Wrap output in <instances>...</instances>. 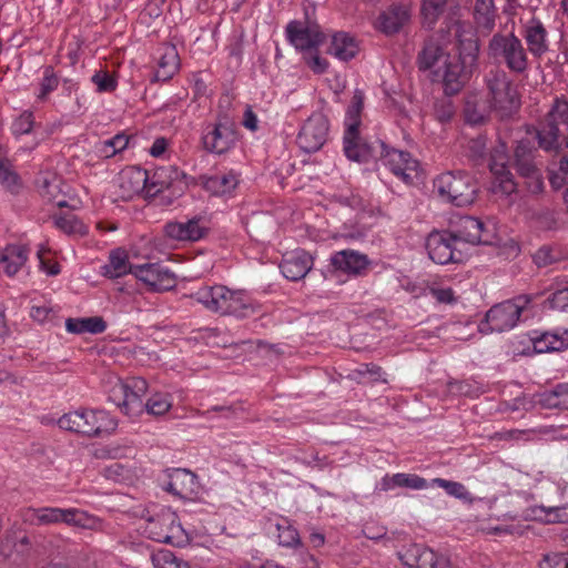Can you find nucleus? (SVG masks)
<instances>
[{
    "instance_id": "f257e3e1",
    "label": "nucleus",
    "mask_w": 568,
    "mask_h": 568,
    "mask_svg": "<svg viewBox=\"0 0 568 568\" xmlns=\"http://www.w3.org/2000/svg\"><path fill=\"white\" fill-rule=\"evenodd\" d=\"M191 297L220 315L244 318L255 313V306L245 297L243 291H233L224 285L201 287Z\"/></svg>"
},
{
    "instance_id": "f03ea898",
    "label": "nucleus",
    "mask_w": 568,
    "mask_h": 568,
    "mask_svg": "<svg viewBox=\"0 0 568 568\" xmlns=\"http://www.w3.org/2000/svg\"><path fill=\"white\" fill-rule=\"evenodd\" d=\"M58 425L64 430L92 438L110 435L118 422L104 409L80 408L61 416Z\"/></svg>"
},
{
    "instance_id": "7ed1b4c3",
    "label": "nucleus",
    "mask_w": 568,
    "mask_h": 568,
    "mask_svg": "<svg viewBox=\"0 0 568 568\" xmlns=\"http://www.w3.org/2000/svg\"><path fill=\"white\" fill-rule=\"evenodd\" d=\"M485 82L489 106L500 119L509 118L519 109V94L504 70L491 69Z\"/></svg>"
},
{
    "instance_id": "20e7f679",
    "label": "nucleus",
    "mask_w": 568,
    "mask_h": 568,
    "mask_svg": "<svg viewBox=\"0 0 568 568\" xmlns=\"http://www.w3.org/2000/svg\"><path fill=\"white\" fill-rule=\"evenodd\" d=\"M439 195L455 206H467L475 202L478 187L468 173L449 171L438 175L434 182Z\"/></svg>"
},
{
    "instance_id": "39448f33",
    "label": "nucleus",
    "mask_w": 568,
    "mask_h": 568,
    "mask_svg": "<svg viewBox=\"0 0 568 568\" xmlns=\"http://www.w3.org/2000/svg\"><path fill=\"white\" fill-rule=\"evenodd\" d=\"M530 302V296L520 295L494 305L486 313L485 321L479 324V332L483 334L503 333L514 328Z\"/></svg>"
},
{
    "instance_id": "423d86ee",
    "label": "nucleus",
    "mask_w": 568,
    "mask_h": 568,
    "mask_svg": "<svg viewBox=\"0 0 568 568\" xmlns=\"http://www.w3.org/2000/svg\"><path fill=\"white\" fill-rule=\"evenodd\" d=\"M488 54L500 59L515 73H524L528 69V55L521 40L514 33H496L489 40Z\"/></svg>"
},
{
    "instance_id": "0eeeda50",
    "label": "nucleus",
    "mask_w": 568,
    "mask_h": 568,
    "mask_svg": "<svg viewBox=\"0 0 568 568\" xmlns=\"http://www.w3.org/2000/svg\"><path fill=\"white\" fill-rule=\"evenodd\" d=\"M144 518V534L152 540L178 545L183 537V528L175 511L170 508H160Z\"/></svg>"
},
{
    "instance_id": "6e6552de",
    "label": "nucleus",
    "mask_w": 568,
    "mask_h": 568,
    "mask_svg": "<svg viewBox=\"0 0 568 568\" xmlns=\"http://www.w3.org/2000/svg\"><path fill=\"white\" fill-rule=\"evenodd\" d=\"M398 558L408 568H450L449 559L418 544H412L398 552Z\"/></svg>"
},
{
    "instance_id": "1a4fd4ad",
    "label": "nucleus",
    "mask_w": 568,
    "mask_h": 568,
    "mask_svg": "<svg viewBox=\"0 0 568 568\" xmlns=\"http://www.w3.org/2000/svg\"><path fill=\"white\" fill-rule=\"evenodd\" d=\"M327 134L328 120L324 114L315 113L302 126L297 135V143L307 153L316 152L326 142Z\"/></svg>"
},
{
    "instance_id": "9d476101",
    "label": "nucleus",
    "mask_w": 568,
    "mask_h": 568,
    "mask_svg": "<svg viewBox=\"0 0 568 568\" xmlns=\"http://www.w3.org/2000/svg\"><path fill=\"white\" fill-rule=\"evenodd\" d=\"M450 232H432L426 240L429 258L437 264L459 262L462 254Z\"/></svg>"
},
{
    "instance_id": "9b49d317",
    "label": "nucleus",
    "mask_w": 568,
    "mask_h": 568,
    "mask_svg": "<svg viewBox=\"0 0 568 568\" xmlns=\"http://www.w3.org/2000/svg\"><path fill=\"white\" fill-rule=\"evenodd\" d=\"M133 275L155 292L169 291L176 285L175 275L159 263L136 265Z\"/></svg>"
},
{
    "instance_id": "f8f14e48",
    "label": "nucleus",
    "mask_w": 568,
    "mask_h": 568,
    "mask_svg": "<svg viewBox=\"0 0 568 568\" xmlns=\"http://www.w3.org/2000/svg\"><path fill=\"white\" fill-rule=\"evenodd\" d=\"M381 146L384 164L405 183H412L417 176L418 162L408 152L387 149L384 143Z\"/></svg>"
},
{
    "instance_id": "ddd939ff",
    "label": "nucleus",
    "mask_w": 568,
    "mask_h": 568,
    "mask_svg": "<svg viewBox=\"0 0 568 568\" xmlns=\"http://www.w3.org/2000/svg\"><path fill=\"white\" fill-rule=\"evenodd\" d=\"M288 41L303 53L318 48L324 42V34L317 26H303L300 21H291L286 27Z\"/></svg>"
},
{
    "instance_id": "4468645a",
    "label": "nucleus",
    "mask_w": 568,
    "mask_h": 568,
    "mask_svg": "<svg viewBox=\"0 0 568 568\" xmlns=\"http://www.w3.org/2000/svg\"><path fill=\"white\" fill-rule=\"evenodd\" d=\"M457 243L465 242L473 245L490 244V236L484 229V223L473 216H463L457 223V229L452 233Z\"/></svg>"
},
{
    "instance_id": "2eb2a0df",
    "label": "nucleus",
    "mask_w": 568,
    "mask_h": 568,
    "mask_svg": "<svg viewBox=\"0 0 568 568\" xmlns=\"http://www.w3.org/2000/svg\"><path fill=\"white\" fill-rule=\"evenodd\" d=\"M236 140V133L227 122L217 123L203 135L204 149L209 152L222 154L229 151Z\"/></svg>"
},
{
    "instance_id": "dca6fc26",
    "label": "nucleus",
    "mask_w": 568,
    "mask_h": 568,
    "mask_svg": "<svg viewBox=\"0 0 568 568\" xmlns=\"http://www.w3.org/2000/svg\"><path fill=\"white\" fill-rule=\"evenodd\" d=\"M331 264L334 268L351 275H363L371 265L367 255L354 250H343L336 252L331 257Z\"/></svg>"
},
{
    "instance_id": "f3484780",
    "label": "nucleus",
    "mask_w": 568,
    "mask_h": 568,
    "mask_svg": "<svg viewBox=\"0 0 568 568\" xmlns=\"http://www.w3.org/2000/svg\"><path fill=\"white\" fill-rule=\"evenodd\" d=\"M148 182V171L138 166L125 168L119 174V186L124 199H132L144 190L149 194Z\"/></svg>"
},
{
    "instance_id": "a211bd4d",
    "label": "nucleus",
    "mask_w": 568,
    "mask_h": 568,
    "mask_svg": "<svg viewBox=\"0 0 568 568\" xmlns=\"http://www.w3.org/2000/svg\"><path fill=\"white\" fill-rule=\"evenodd\" d=\"M410 18L409 8L405 4H393L383 11L376 21V28L387 34L397 33Z\"/></svg>"
},
{
    "instance_id": "6ab92c4d",
    "label": "nucleus",
    "mask_w": 568,
    "mask_h": 568,
    "mask_svg": "<svg viewBox=\"0 0 568 568\" xmlns=\"http://www.w3.org/2000/svg\"><path fill=\"white\" fill-rule=\"evenodd\" d=\"M312 256L305 251H296L284 255L280 268L286 278L298 281L312 270Z\"/></svg>"
},
{
    "instance_id": "aec40b11",
    "label": "nucleus",
    "mask_w": 568,
    "mask_h": 568,
    "mask_svg": "<svg viewBox=\"0 0 568 568\" xmlns=\"http://www.w3.org/2000/svg\"><path fill=\"white\" fill-rule=\"evenodd\" d=\"M535 153L536 150L529 144V142H519L514 154L515 166L520 175L535 180L537 186H540V174L535 160Z\"/></svg>"
},
{
    "instance_id": "412c9836",
    "label": "nucleus",
    "mask_w": 568,
    "mask_h": 568,
    "mask_svg": "<svg viewBox=\"0 0 568 568\" xmlns=\"http://www.w3.org/2000/svg\"><path fill=\"white\" fill-rule=\"evenodd\" d=\"M475 69L468 68L458 60L445 62L443 83L446 94H455L468 81Z\"/></svg>"
},
{
    "instance_id": "4be33fe9",
    "label": "nucleus",
    "mask_w": 568,
    "mask_h": 568,
    "mask_svg": "<svg viewBox=\"0 0 568 568\" xmlns=\"http://www.w3.org/2000/svg\"><path fill=\"white\" fill-rule=\"evenodd\" d=\"M21 518L23 523L33 526H45L64 523L67 519V509L58 507H28L22 509Z\"/></svg>"
},
{
    "instance_id": "5701e85b",
    "label": "nucleus",
    "mask_w": 568,
    "mask_h": 568,
    "mask_svg": "<svg viewBox=\"0 0 568 568\" xmlns=\"http://www.w3.org/2000/svg\"><path fill=\"white\" fill-rule=\"evenodd\" d=\"M201 219L193 217L187 222H169L164 226V234L174 241H197L205 234L206 229L200 225Z\"/></svg>"
},
{
    "instance_id": "b1692460",
    "label": "nucleus",
    "mask_w": 568,
    "mask_h": 568,
    "mask_svg": "<svg viewBox=\"0 0 568 568\" xmlns=\"http://www.w3.org/2000/svg\"><path fill=\"white\" fill-rule=\"evenodd\" d=\"M463 24L456 23V37L458 41L459 57L458 61L466 64L468 68L475 69L479 53V44L475 34L469 31H463Z\"/></svg>"
},
{
    "instance_id": "393cba45",
    "label": "nucleus",
    "mask_w": 568,
    "mask_h": 568,
    "mask_svg": "<svg viewBox=\"0 0 568 568\" xmlns=\"http://www.w3.org/2000/svg\"><path fill=\"white\" fill-rule=\"evenodd\" d=\"M164 488L173 495L185 498L195 491L196 477L187 469H173L169 474V480Z\"/></svg>"
},
{
    "instance_id": "a878e982",
    "label": "nucleus",
    "mask_w": 568,
    "mask_h": 568,
    "mask_svg": "<svg viewBox=\"0 0 568 568\" xmlns=\"http://www.w3.org/2000/svg\"><path fill=\"white\" fill-rule=\"evenodd\" d=\"M29 250L23 245H8L0 252V272L13 276L27 262Z\"/></svg>"
},
{
    "instance_id": "bb28decb",
    "label": "nucleus",
    "mask_w": 568,
    "mask_h": 568,
    "mask_svg": "<svg viewBox=\"0 0 568 568\" xmlns=\"http://www.w3.org/2000/svg\"><path fill=\"white\" fill-rule=\"evenodd\" d=\"M344 151L349 160L365 162L372 155V148L359 142L356 123H349L344 135Z\"/></svg>"
},
{
    "instance_id": "cd10ccee",
    "label": "nucleus",
    "mask_w": 568,
    "mask_h": 568,
    "mask_svg": "<svg viewBox=\"0 0 568 568\" xmlns=\"http://www.w3.org/2000/svg\"><path fill=\"white\" fill-rule=\"evenodd\" d=\"M497 11L494 0H476L473 18L477 30L488 34L495 28Z\"/></svg>"
},
{
    "instance_id": "c85d7f7f",
    "label": "nucleus",
    "mask_w": 568,
    "mask_h": 568,
    "mask_svg": "<svg viewBox=\"0 0 568 568\" xmlns=\"http://www.w3.org/2000/svg\"><path fill=\"white\" fill-rule=\"evenodd\" d=\"M546 36V29L539 20L534 19L526 27L524 38L534 57L540 58L548 50Z\"/></svg>"
},
{
    "instance_id": "c756f323",
    "label": "nucleus",
    "mask_w": 568,
    "mask_h": 568,
    "mask_svg": "<svg viewBox=\"0 0 568 568\" xmlns=\"http://www.w3.org/2000/svg\"><path fill=\"white\" fill-rule=\"evenodd\" d=\"M239 184L237 175L233 172L220 173L207 176L203 181V187L215 196L231 194Z\"/></svg>"
},
{
    "instance_id": "7c9ffc66",
    "label": "nucleus",
    "mask_w": 568,
    "mask_h": 568,
    "mask_svg": "<svg viewBox=\"0 0 568 568\" xmlns=\"http://www.w3.org/2000/svg\"><path fill=\"white\" fill-rule=\"evenodd\" d=\"M328 52L335 58L347 61L358 52V43L354 37L345 32H337L332 37Z\"/></svg>"
},
{
    "instance_id": "2f4dec72",
    "label": "nucleus",
    "mask_w": 568,
    "mask_h": 568,
    "mask_svg": "<svg viewBox=\"0 0 568 568\" xmlns=\"http://www.w3.org/2000/svg\"><path fill=\"white\" fill-rule=\"evenodd\" d=\"M180 175H182V173L172 165L156 169L152 178H149V195L153 196L166 189H170Z\"/></svg>"
},
{
    "instance_id": "473e14b6",
    "label": "nucleus",
    "mask_w": 568,
    "mask_h": 568,
    "mask_svg": "<svg viewBox=\"0 0 568 568\" xmlns=\"http://www.w3.org/2000/svg\"><path fill=\"white\" fill-rule=\"evenodd\" d=\"M488 101L480 99L477 95H470L465 102L464 114L465 119L470 124L484 123L491 112Z\"/></svg>"
},
{
    "instance_id": "72a5a7b5",
    "label": "nucleus",
    "mask_w": 568,
    "mask_h": 568,
    "mask_svg": "<svg viewBox=\"0 0 568 568\" xmlns=\"http://www.w3.org/2000/svg\"><path fill=\"white\" fill-rule=\"evenodd\" d=\"M179 69V54L173 45H165L154 74L156 81L171 79Z\"/></svg>"
},
{
    "instance_id": "f704fd0d",
    "label": "nucleus",
    "mask_w": 568,
    "mask_h": 568,
    "mask_svg": "<svg viewBox=\"0 0 568 568\" xmlns=\"http://www.w3.org/2000/svg\"><path fill=\"white\" fill-rule=\"evenodd\" d=\"M65 327L69 333L81 334L91 333L100 334L106 329L105 321L100 316L85 317V318H68Z\"/></svg>"
},
{
    "instance_id": "c9c22d12",
    "label": "nucleus",
    "mask_w": 568,
    "mask_h": 568,
    "mask_svg": "<svg viewBox=\"0 0 568 568\" xmlns=\"http://www.w3.org/2000/svg\"><path fill=\"white\" fill-rule=\"evenodd\" d=\"M455 0H420L423 24L432 29Z\"/></svg>"
},
{
    "instance_id": "e433bc0d",
    "label": "nucleus",
    "mask_w": 568,
    "mask_h": 568,
    "mask_svg": "<svg viewBox=\"0 0 568 568\" xmlns=\"http://www.w3.org/2000/svg\"><path fill=\"white\" fill-rule=\"evenodd\" d=\"M538 403L549 409H568V384H558L554 389L544 392Z\"/></svg>"
},
{
    "instance_id": "4c0bfd02",
    "label": "nucleus",
    "mask_w": 568,
    "mask_h": 568,
    "mask_svg": "<svg viewBox=\"0 0 568 568\" xmlns=\"http://www.w3.org/2000/svg\"><path fill=\"white\" fill-rule=\"evenodd\" d=\"M136 265L129 263L128 255L122 250H115L110 254L109 264L104 266V275L110 278L120 277L128 273L133 274Z\"/></svg>"
},
{
    "instance_id": "58836bf2",
    "label": "nucleus",
    "mask_w": 568,
    "mask_h": 568,
    "mask_svg": "<svg viewBox=\"0 0 568 568\" xmlns=\"http://www.w3.org/2000/svg\"><path fill=\"white\" fill-rule=\"evenodd\" d=\"M62 185L63 183L58 176H44L40 183L41 195L48 201L55 203L59 207L67 206V201L62 194Z\"/></svg>"
},
{
    "instance_id": "ea45409f",
    "label": "nucleus",
    "mask_w": 568,
    "mask_h": 568,
    "mask_svg": "<svg viewBox=\"0 0 568 568\" xmlns=\"http://www.w3.org/2000/svg\"><path fill=\"white\" fill-rule=\"evenodd\" d=\"M65 524L89 530H100L102 527L99 518L74 508L67 509Z\"/></svg>"
},
{
    "instance_id": "a19ab883",
    "label": "nucleus",
    "mask_w": 568,
    "mask_h": 568,
    "mask_svg": "<svg viewBox=\"0 0 568 568\" xmlns=\"http://www.w3.org/2000/svg\"><path fill=\"white\" fill-rule=\"evenodd\" d=\"M560 130L559 126L551 124L547 121L541 125L537 132L539 146L545 151H557L560 146Z\"/></svg>"
},
{
    "instance_id": "79ce46f5",
    "label": "nucleus",
    "mask_w": 568,
    "mask_h": 568,
    "mask_svg": "<svg viewBox=\"0 0 568 568\" xmlns=\"http://www.w3.org/2000/svg\"><path fill=\"white\" fill-rule=\"evenodd\" d=\"M531 342L534 351L540 354L559 352L568 346L567 342L562 337L550 333H544L540 336L531 337Z\"/></svg>"
},
{
    "instance_id": "37998d69",
    "label": "nucleus",
    "mask_w": 568,
    "mask_h": 568,
    "mask_svg": "<svg viewBox=\"0 0 568 568\" xmlns=\"http://www.w3.org/2000/svg\"><path fill=\"white\" fill-rule=\"evenodd\" d=\"M468 517L475 521H485L493 517L494 500L488 498H476L470 496Z\"/></svg>"
},
{
    "instance_id": "c03bdc74",
    "label": "nucleus",
    "mask_w": 568,
    "mask_h": 568,
    "mask_svg": "<svg viewBox=\"0 0 568 568\" xmlns=\"http://www.w3.org/2000/svg\"><path fill=\"white\" fill-rule=\"evenodd\" d=\"M54 225L68 235H84L87 227L72 213L55 214L53 216Z\"/></svg>"
},
{
    "instance_id": "a18cd8bd",
    "label": "nucleus",
    "mask_w": 568,
    "mask_h": 568,
    "mask_svg": "<svg viewBox=\"0 0 568 568\" xmlns=\"http://www.w3.org/2000/svg\"><path fill=\"white\" fill-rule=\"evenodd\" d=\"M426 480L417 475L395 474L392 478L383 479L384 490H388L393 486L423 489L426 487Z\"/></svg>"
},
{
    "instance_id": "49530a36",
    "label": "nucleus",
    "mask_w": 568,
    "mask_h": 568,
    "mask_svg": "<svg viewBox=\"0 0 568 568\" xmlns=\"http://www.w3.org/2000/svg\"><path fill=\"white\" fill-rule=\"evenodd\" d=\"M442 54L443 50L438 43L433 40L425 41L424 47L417 57L418 68L420 70H428L433 68Z\"/></svg>"
},
{
    "instance_id": "de8ad7c7",
    "label": "nucleus",
    "mask_w": 568,
    "mask_h": 568,
    "mask_svg": "<svg viewBox=\"0 0 568 568\" xmlns=\"http://www.w3.org/2000/svg\"><path fill=\"white\" fill-rule=\"evenodd\" d=\"M151 561L154 568H190L187 562L165 549L152 554Z\"/></svg>"
},
{
    "instance_id": "09e8293b",
    "label": "nucleus",
    "mask_w": 568,
    "mask_h": 568,
    "mask_svg": "<svg viewBox=\"0 0 568 568\" xmlns=\"http://www.w3.org/2000/svg\"><path fill=\"white\" fill-rule=\"evenodd\" d=\"M123 396L122 403H119L121 410L128 416H138L144 410L143 396L133 393L132 390L120 392Z\"/></svg>"
},
{
    "instance_id": "8fccbe9b",
    "label": "nucleus",
    "mask_w": 568,
    "mask_h": 568,
    "mask_svg": "<svg viewBox=\"0 0 568 568\" xmlns=\"http://www.w3.org/2000/svg\"><path fill=\"white\" fill-rule=\"evenodd\" d=\"M546 121L557 126L559 124L568 126V101L557 98L547 113Z\"/></svg>"
},
{
    "instance_id": "3c124183",
    "label": "nucleus",
    "mask_w": 568,
    "mask_h": 568,
    "mask_svg": "<svg viewBox=\"0 0 568 568\" xmlns=\"http://www.w3.org/2000/svg\"><path fill=\"white\" fill-rule=\"evenodd\" d=\"M172 402L170 395L156 393L144 404V408L151 415H163L170 410Z\"/></svg>"
},
{
    "instance_id": "603ef678",
    "label": "nucleus",
    "mask_w": 568,
    "mask_h": 568,
    "mask_svg": "<svg viewBox=\"0 0 568 568\" xmlns=\"http://www.w3.org/2000/svg\"><path fill=\"white\" fill-rule=\"evenodd\" d=\"M494 174L496 175L495 181L493 183L494 192L509 195L516 191L517 184L515 183L513 175L509 171L501 170L499 173Z\"/></svg>"
},
{
    "instance_id": "864d4df0",
    "label": "nucleus",
    "mask_w": 568,
    "mask_h": 568,
    "mask_svg": "<svg viewBox=\"0 0 568 568\" xmlns=\"http://www.w3.org/2000/svg\"><path fill=\"white\" fill-rule=\"evenodd\" d=\"M276 529L278 531L277 539L280 545L284 547H295L300 545L301 539L297 530L287 521L276 524Z\"/></svg>"
},
{
    "instance_id": "5fc2aeb1",
    "label": "nucleus",
    "mask_w": 568,
    "mask_h": 568,
    "mask_svg": "<svg viewBox=\"0 0 568 568\" xmlns=\"http://www.w3.org/2000/svg\"><path fill=\"white\" fill-rule=\"evenodd\" d=\"M433 483L435 485H437L438 487L444 488L446 490V493L449 494L450 496H454L464 501H467L468 499H470V496H471L470 493L460 483L452 481V480H447V479H443V478H435L433 480Z\"/></svg>"
},
{
    "instance_id": "6e6d98bb",
    "label": "nucleus",
    "mask_w": 568,
    "mask_h": 568,
    "mask_svg": "<svg viewBox=\"0 0 568 568\" xmlns=\"http://www.w3.org/2000/svg\"><path fill=\"white\" fill-rule=\"evenodd\" d=\"M467 150L468 156L475 163H479L487 153V139L484 135L470 139L467 144Z\"/></svg>"
},
{
    "instance_id": "4d7b16f0",
    "label": "nucleus",
    "mask_w": 568,
    "mask_h": 568,
    "mask_svg": "<svg viewBox=\"0 0 568 568\" xmlns=\"http://www.w3.org/2000/svg\"><path fill=\"white\" fill-rule=\"evenodd\" d=\"M303 60L307 67L317 74L324 73L328 68V62L320 55L318 48L303 53Z\"/></svg>"
},
{
    "instance_id": "13d9d810",
    "label": "nucleus",
    "mask_w": 568,
    "mask_h": 568,
    "mask_svg": "<svg viewBox=\"0 0 568 568\" xmlns=\"http://www.w3.org/2000/svg\"><path fill=\"white\" fill-rule=\"evenodd\" d=\"M507 152H506V145L504 143H500L499 146H497L490 156V171L493 173H499L501 170H506V162H507Z\"/></svg>"
},
{
    "instance_id": "bf43d9fd",
    "label": "nucleus",
    "mask_w": 568,
    "mask_h": 568,
    "mask_svg": "<svg viewBox=\"0 0 568 568\" xmlns=\"http://www.w3.org/2000/svg\"><path fill=\"white\" fill-rule=\"evenodd\" d=\"M128 143L129 138L125 134H116L112 139L103 142V152L105 153V156L113 155L116 152L124 150Z\"/></svg>"
},
{
    "instance_id": "052dcab7",
    "label": "nucleus",
    "mask_w": 568,
    "mask_h": 568,
    "mask_svg": "<svg viewBox=\"0 0 568 568\" xmlns=\"http://www.w3.org/2000/svg\"><path fill=\"white\" fill-rule=\"evenodd\" d=\"M116 388L119 389V392H128L129 389L138 395L144 396L148 392V383L142 377H132L128 379L125 383H119Z\"/></svg>"
},
{
    "instance_id": "680f3d73",
    "label": "nucleus",
    "mask_w": 568,
    "mask_h": 568,
    "mask_svg": "<svg viewBox=\"0 0 568 568\" xmlns=\"http://www.w3.org/2000/svg\"><path fill=\"white\" fill-rule=\"evenodd\" d=\"M434 112L439 122L446 123L453 118L455 109L449 100L444 99L435 103Z\"/></svg>"
},
{
    "instance_id": "e2e57ef3",
    "label": "nucleus",
    "mask_w": 568,
    "mask_h": 568,
    "mask_svg": "<svg viewBox=\"0 0 568 568\" xmlns=\"http://www.w3.org/2000/svg\"><path fill=\"white\" fill-rule=\"evenodd\" d=\"M106 479L121 483L130 478L129 470L120 463H112L104 468Z\"/></svg>"
},
{
    "instance_id": "0e129e2a",
    "label": "nucleus",
    "mask_w": 568,
    "mask_h": 568,
    "mask_svg": "<svg viewBox=\"0 0 568 568\" xmlns=\"http://www.w3.org/2000/svg\"><path fill=\"white\" fill-rule=\"evenodd\" d=\"M33 128V115L30 112L22 113L12 125L16 135L28 134Z\"/></svg>"
},
{
    "instance_id": "69168bd1",
    "label": "nucleus",
    "mask_w": 568,
    "mask_h": 568,
    "mask_svg": "<svg viewBox=\"0 0 568 568\" xmlns=\"http://www.w3.org/2000/svg\"><path fill=\"white\" fill-rule=\"evenodd\" d=\"M18 174L13 171L10 161L0 164V183L8 189L18 184Z\"/></svg>"
},
{
    "instance_id": "338daca9",
    "label": "nucleus",
    "mask_w": 568,
    "mask_h": 568,
    "mask_svg": "<svg viewBox=\"0 0 568 568\" xmlns=\"http://www.w3.org/2000/svg\"><path fill=\"white\" fill-rule=\"evenodd\" d=\"M92 82L98 87L99 92H110L115 89V81L108 72H97L92 77Z\"/></svg>"
},
{
    "instance_id": "774afa93",
    "label": "nucleus",
    "mask_w": 568,
    "mask_h": 568,
    "mask_svg": "<svg viewBox=\"0 0 568 568\" xmlns=\"http://www.w3.org/2000/svg\"><path fill=\"white\" fill-rule=\"evenodd\" d=\"M541 568H568V552L546 555Z\"/></svg>"
}]
</instances>
